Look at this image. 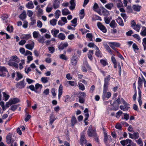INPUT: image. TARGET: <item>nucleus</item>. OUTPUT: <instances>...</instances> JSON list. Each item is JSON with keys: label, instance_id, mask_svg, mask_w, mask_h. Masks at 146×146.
I'll return each instance as SVG.
<instances>
[{"label": "nucleus", "instance_id": "obj_1", "mask_svg": "<svg viewBox=\"0 0 146 146\" xmlns=\"http://www.w3.org/2000/svg\"><path fill=\"white\" fill-rule=\"evenodd\" d=\"M0 76L3 77L7 76V77L10 76L7 70L4 67H0Z\"/></svg>", "mask_w": 146, "mask_h": 146}, {"label": "nucleus", "instance_id": "obj_2", "mask_svg": "<svg viewBox=\"0 0 146 146\" xmlns=\"http://www.w3.org/2000/svg\"><path fill=\"white\" fill-rule=\"evenodd\" d=\"M87 134L90 137H95L96 136V131L92 128V125L89 126L87 131Z\"/></svg>", "mask_w": 146, "mask_h": 146}, {"label": "nucleus", "instance_id": "obj_3", "mask_svg": "<svg viewBox=\"0 0 146 146\" xmlns=\"http://www.w3.org/2000/svg\"><path fill=\"white\" fill-rule=\"evenodd\" d=\"M71 62L73 66H76L78 62L77 56L75 54L71 58Z\"/></svg>", "mask_w": 146, "mask_h": 146}, {"label": "nucleus", "instance_id": "obj_4", "mask_svg": "<svg viewBox=\"0 0 146 146\" xmlns=\"http://www.w3.org/2000/svg\"><path fill=\"white\" fill-rule=\"evenodd\" d=\"M121 103L120 99L119 98H118L115 101L113 105V106L114 107V110H116L118 109L119 105Z\"/></svg>", "mask_w": 146, "mask_h": 146}, {"label": "nucleus", "instance_id": "obj_5", "mask_svg": "<svg viewBox=\"0 0 146 146\" xmlns=\"http://www.w3.org/2000/svg\"><path fill=\"white\" fill-rule=\"evenodd\" d=\"M13 134L11 133H9L7 135L6 140L7 143L8 144H10L12 141H13L12 139V137Z\"/></svg>", "mask_w": 146, "mask_h": 146}, {"label": "nucleus", "instance_id": "obj_6", "mask_svg": "<svg viewBox=\"0 0 146 146\" xmlns=\"http://www.w3.org/2000/svg\"><path fill=\"white\" fill-rule=\"evenodd\" d=\"M97 26L98 28L101 31H102L104 33H105L107 31L105 27L100 22H98L97 23Z\"/></svg>", "mask_w": 146, "mask_h": 146}, {"label": "nucleus", "instance_id": "obj_7", "mask_svg": "<svg viewBox=\"0 0 146 146\" xmlns=\"http://www.w3.org/2000/svg\"><path fill=\"white\" fill-rule=\"evenodd\" d=\"M25 84L24 83V80H23L17 83L16 84V86L17 88H23L25 86Z\"/></svg>", "mask_w": 146, "mask_h": 146}, {"label": "nucleus", "instance_id": "obj_8", "mask_svg": "<svg viewBox=\"0 0 146 146\" xmlns=\"http://www.w3.org/2000/svg\"><path fill=\"white\" fill-rule=\"evenodd\" d=\"M80 143L82 145L86 144L87 142L86 140L85 139V136L84 132H83L81 134V137L80 139Z\"/></svg>", "mask_w": 146, "mask_h": 146}, {"label": "nucleus", "instance_id": "obj_9", "mask_svg": "<svg viewBox=\"0 0 146 146\" xmlns=\"http://www.w3.org/2000/svg\"><path fill=\"white\" fill-rule=\"evenodd\" d=\"M109 84V83H104L103 95V98H106L105 94L106 93V92L107 91Z\"/></svg>", "mask_w": 146, "mask_h": 146}, {"label": "nucleus", "instance_id": "obj_10", "mask_svg": "<svg viewBox=\"0 0 146 146\" xmlns=\"http://www.w3.org/2000/svg\"><path fill=\"white\" fill-rule=\"evenodd\" d=\"M131 140L129 139H127L125 140L121 141H120L121 144L123 146H125L128 143L131 144Z\"/></svg>", "mask_w": 146, "mask_h": 146}, {"label": "nucleus", "instance_id": "obj_11", "mask_svg": "<svg viewBox=\"0 0 146 146\" xmlns=\"http://www.w3.org/2000/svg\"><path fill=\"white\" fill-rule=\"evenodd\" d=\"M8 64L10 66H13L16 68H18L19 67L18 65L17 64L11 60H9V61Z\"/></svg>", "mask_w": 146, "mask_h": 146}, {"label": "nucleus", "instance_id": "obj_12", "mask_svg": "<svg viewBox=\"0 0 146 146\" xmlns=\"http://www.w3.org/2000/svg\"><path fill=\"white\" fill-rule=\"evenodd\" d=\"M20 102V100L18 98H13L10 100V103L11 104H15Z\"/></svg>", "mask_w": 146, "mask_h": 146}, {"label": "nucleus", "instance_id": "obj_13", "mask_svg": "<svg viewBox=\"0 0 146 146\" xmlns=\"http://www.w3.org/2000/svg\"><path fill=\"white\" fill-rule=\"evenodd\" d=\"M71 6H70L69 8L71 10H73L75 8V3L74 0H71L70 2Z\"/></svg>", "mask_w": 146, "mask_h": 146}, {"label": "nucleus", "instance_id": "obj_14", "mask_svg": "<svg viewBox=\"0 0 146 146\" xmlns=\"http://www.w3.org/2000/svg\"><path fill=\"white\" fill-rule=\"evenodd\" d=\"M68 44L67 42L64 43V44H61L58 46V49L60 50H63L64 48L68 46Z\"/></svg>", "mask_w": 146, "mask_h": 146}, {"label": "nucleus", "instance_id": "obj_15", "mask_svg": "<svg viewBox=\"0 0 146 146\" xmlns=\"http://www.w3.org/2000/svg\"><path fill=\"white\" fill-rule=\"evenodd\" d=\"M83 66L82 70V71L84 72H87V70L85 68V66H86L87 68L89 69L90 68V66L88 64V62H85L83 64Z\"/></svg>", "mask_w": 146, "mask_h": 146}, {"label": "nucleus", "instance_id": "obj_16", "mask_svg": "<svg viewBox=\"0 0 146 146\" xmlns=\"http://www.w3.org/2000/svg\"><path fill=\"white\" fill-rule=\"evenodd\" d=\"M96 51L95 52V55L98 57H101L102 55L100 51L97 46H96Z\"/></svg>", "mask_w": 146, "mask_h": 146}, {"label": "nucleus", "instance_id": "obj_17", "mask_svg": "<svg viewBox=\"0 0 146 146\" xmlns=\"http://www.w3.org/2000/svg\"><path fill=\"white\" fill-rule=\"evenodd\" d=\"M116 20V22L120 26H123L124 25L123 21L120 17H119Z\"/></svg>", "mask_w": 146, "mask_h": 146}, {"label": "nucleus", "instance_id": "obj_18", "mask_svg": "<svg viewBox=\"0 0 146 146\" xmlns=\"http://www.w3.org/2000/svg\"><path fill=\"white\" fill-rule=\"evenodd\" d=\"M25 47L27 49L32 50L34 47V43L33 42L32 44H27L25 45Z\"/></svg>", "mask_w": 146, "mask_h": 146}, {"label": "nucleus", "instance_id": "obj_19", "mask_svg": "<svg viewBox=\"0 0 146 146\" xmlns=\"http://www.w3.org/2000/svg\"><path fill=\"white\" fill-rule=\"evenodd\" d=\"M26 6L28 9H32L34 7L33 2L31 1H29L27 4L26 5Z\"/></svg>", "mask_w": 146, "mask_h": 146}, {"label": "nucleus", "instance_id": "obj_20", "mask_svg": "<svg viewBox=\"0 0 146 146\" xmlns=\"http://www.w3.org/2000/svg\"><path fill=\"white\" fill-rule=\"evenodd\" d=\"M31 36L30 34L23 35H22L21 38L22 39L27 40L30 38Z\"/></svg>", "mask_w": 146, "mask_h": 146}, {"label": "nucleus", "instance_id": "obj_21", "mask_svg": "<svg viewBox=\"0 0 146 146\" xmlns=\"http://www.w3.org/2000/svg\"><path fill=\"white\" fill-rule=\"evenodd\" d=\"M100 62L101 64L104 66H105L108 64V63L106 59H101L100 60Z\"/></svg>", "mask_w": 146, "mask_h": 146}, {"label": "nucleus", "instance_id": "obj_22", "mask_svg": "<svg viewBox=\"0 0 146 146\" xmlns=\"http://www.w3.org/2000/svg\"><path fill=\"white\" fill-rule=\"evenodd\" d=\"M62 14L64 15H66L70 14V12L68 9H64L62 10Z\"/></svg>", "mask_w": 146, "mask_h": 146}, {"label": "nucleus", "instance_id": "obj_23", "mask_svg": "<svg viewBox=\"0 0 146 146\" xmlns=\"http://www.w3.org/2000/svg\"><path fill=\"white\" fill-rule=\"evenodd\" d=\"M113 5L112 3H110L107 4L105 5V7L108 9L110 10L113 7Z\"/></svg>", "mask_w": 146, "mask_h": 146}, {"label": "nucleus", "instance_id": "obj_24", "mask_svg": "<svg viewBox=\"0 0 146 146\" xmlns=\"http://www.w3.org/2000/svg\"><path fill=\"white\" fill-rule=\"evenodd\" d=\"M12 59L11 60L15 62L18 63L20 62V59L16 56H12Z\"/></svg>", "mask_w": 146, "mask_h": 146}, {"label": "nucleus", "instance_id": "obj_25", "mask_svg": "<svg viewBox=\"0 0 146 146\" xmlns=\"http://www.w3.org/2000/svg\"><path fill=\"white\" fill-rule=\"evenodd\" d=\"M93 54L94 51L93 50H89L88 54V58L90 60H91L93 59L92 55Z\"/></svg>", "mask_w": 146, "mask_h": 146}, {"label": "nucleus", "instance_id": "obj_26", "mask_svg": "<svg viewBox=\"0 0 146 146\" xmlns=\"http://www.w3.org/2000/svg\"><path fill=\"white\" fill-rule=\"evenodd\" d=\"M26 17V13L25 11H23V13L20 15V18L21 20L25 19Z\"/></svg>", "mask_w": 146, "mask_h": 146}, {"label": "nucleus", "instance_id": "obj_27", "mask_svg": "<svg viewBox=\"0 0 146 146\" xmlns=\"http://www.w3.org/2000/svg\"><path fill=\"white\" fill-rule=\"evenodd\" d=\"M141 6L137 5H133L132 8L135 11H139L140 10Z\"/></svg>", "mask_w": 146, "mask_h": 146}, {"label": "nucleus", "instance_id": "obj_28", "mask_svg": "<svg viewBox=\"0 0 146 146\" xmlns=\"http://www.w3.org/2000/svg\"><path fill=\"white\" fill-rule=\"evenodd\" d=\"M36 9V10H37V12L39 15H40L43 14L42 9L40 8L39 5H38Z\"/></svg>", "mask_w": 146, "mask_h": 146}, {"label": "nucleus", "instance_id": "obj_29", "mask_svg": "<svg viewBox=\"0 0 146 146\" xmlns=\"http://www.w3.org/2000/svg\"><path fill=\"white\" fill-rule=\"evenodd\" d=\"M109 45H112L113 46L118 47H119L120 44L119 43L116 42H109Z\"/></svg>", "mask_w": 146, "mask_h": 146}, {"label": "nucleus", "instance_id": "obj_30", "mask_svg": "<svg viewBox=\"0 0 146 146\" xmlns=\"http://www.w3.org/2000/svg\"><path fill=\"white\" fill-rule=\"evenodd\" d=\"M110 25L111 27L114 29L116 27L117 24L115 23V21L114 20H113L111 22Z\"/></svg>", "mask_w": 146, "mask_h": 146}, {"label": "nucleus", "instance_id": "obj_31", "mask_svg": "<svg viewBox=\"0 0 146 146\" xmlns=\"http://www.w3.org/2000/svg\"><path fill=\"white\" fill-rule=\"evenodd\" d=\"M120 108L124 111H127L129 107L127 106H121Z\"/></svg>", "mask_w": 146, "mask_h": 146}, {"label": "nucleus", "instance_id": "obj_32", "mask_svg": "<svg viewBox=\"0 0 146 146\" xmlns=\"http://www.w3.org/2000/svg\"><path fill=\"white\" fill-rule=\"evenodd\" d=\"M59 2L57 0H55L53 3V7L55 9L58 8L59 7Z\"/></svg>", "mask_w": 146, "mask_h": 146}, {"label": "nucleus", "instance_id": "obj_33", "mask_svg": "<svg viewBox=\"0 0 146 146\" xmlns=\"http://www.w3.org/2000/svg\"><path fill=\"white\" fill-rule=\"evenodd\" d=\"M58 38L61 40H63L65 39V35L62 33H60L58 36Z\"/></svg>", "mask_w": 146, "mask_h": 146}, {"label": "nucleus", "instance_id": "obj_34", "mask_svg": "<svg viewBox=\"0 0 146 146\" xmlns=\"http://www.w3.org/2000/svg\"><path fill=\"white\" fill-rule=\"evenodd\" d=\"M140 34L143 36H146V28L145 27H143V31H141Z\"/></svg>", "mask_w": 146, "mask_h": 146}, {"label": "nucleus", "instance_id": "obj_35", "mask_svg": "<svg viewBox=\"0 0 146 146\" xmlns=\"http://www.w3.org/2000/svg\"><path fill=\"white\" fill-rule=\"evenodd\" d=\"M77 120L75 117L73 116L71 119L72 125L73 126L76 123Z\"/></svg>", "mask_w": 146, "mask_h": 146}, {"label": "nucleus", "instance_id": "obj_36", "mask_svg": "<svg viewBox=\"0 0 146 146\" xmlns=\"http://www.w3.org/2000/svg\"><path fill=\"white\" fill-rule=\"evenodd\" d=\"M59 31L58 30L56 29L55 31L52 30L51 31V33L53 36L55 37H56L57 34L59 33Z\"/></svg>", "mask_w": 146, "mask_h": 146}, {"label": "nucleus", "instance_id": "obj_37", "mask_svg": "<svg viewBox=\"0 0 146 146\" xmlns=\"http://www.w3.org/2000/svg\"><path fill=\"white\" fill-rule=\"evenodd\" d=\"M88 112V110L87 108H86L84 111V112L86 113L85 114V117H86V120H88L89 117V114Z\"/></svg>", "mask_w": 146, "mask_h": 146}, {"label": "nucleus", "instance_id": "obj_38", "mask_svg": "<svg viewBox=\"0 0 146 146\" xmlns=\"http://www.w3.org/2000/svg\"><path fill=\"white\" fill-rule=\"evenodd\" d=\"M86 96V94L84 92H80L79 94V98H84Z\"/></svg>", "mask_w": 146, "mask_h": 146}, {"label": "nucleus", "instance_id": "obj_39", "mask_svg": "<svg viewBox=\"0 0 146 146\" xmlns=\"http://www.w3.org/2000/svg\"><path fill=\"white\" fill-rule=\"evenodd\" d=\"M48 79L47 77H42L41 78V81L43 83H45L48 82Z\"/></svg>", "mask_w": 146, "mask_h": 146}, {"label": "nucleus", "instance_id": "obj_40", "mask_svg": "<svg viewBox=\"0 0 146 146\" xmlns=\"http://www.w3.org/2000/svg\"><path fill=\"white\" fill-rule=\"evenodd\" d=\"M57 21V20L56 19H53L50 20V24L52 26H54L56 24Z\"/></svg>", "mask_w": 146, "mask_h": 146}, {"label": "nucleus", "instance_id": "obj_41", "mask_svg": "<svg viewBox=\"0 0 146 146\" xmlns=\"http://www.w3.org/2000/svg\"><path fill=\"white\" fill-rule=\"evenodd\" d=\"M13 26L10 25H8L7 28V31L10 33L13 31Z\"/></svg>", "mask_w": 146, "mask_h": 146}, {"label": "nucleus", "instance_id": "obj_42", "mask_svg": "<svg viewBox=\"0 0 146 146\" xmlns=\"http://www.w3.org/2000/svg\"><path fill=\"white\" fill-rule=\"evenodd\" d=\"M71 22L73 24V25H72L75 27L77 25V19L76 18H75L73 20L71 21Z\"/></svg>", "mask_w": 146, "mask_h": 146}, {"label": "nucleus", "instance_id": "obj_43", "mask_svg": "<svg viewBox=\"0 0 146 146\" xmlns=\"http://www.w3.org/2000/svg\"><path fill=\"white\" fill-rule=\"evenodd\" d=\"M55 18L56 19H58L60 14V11L58 10L56 11L55 13Z\"/></svg>", "mask_w": 146, "mask_h": 146}, {"label": "nucleus", "instance_id": "obj_44", "mask_svg": "<svg viewBox=\"0 0 146 146\" xmlns=\"http://www.w3.org/2000/svg\"><path fill=\"white\" fill-rule=\"evenodd\" d=\"M86 37L89 38L90 41H92L93 36L92 33H87L86 35Z\"/></svg>", "mask_w": 146, "mask_h": 146}, {"label": "nucleus", "instance_id": "obj_45", "mask_svg": "<svg viewBox=\"0 0 146 146\" xmlns=\"http://www.w3.org/2000/svg\"><path fill=\"white\" fill-rule=\"evenodd\" d=\"M117 5L118 7H120L122 6L123 4L121 0H116Z\"/></svg>", "mask_w": 146, "mask_h": 146}, {"label": "nucleus", "instance_id": "obj_46", "mask_svg": "<svg viewBox=\"0 0 146 146\" xmlns=\"http://www.w3.org/2000/svg\"><path fill=\"white\" fill-rule=\"evenodd\" d=\"M18 106L19 105H13L11 107L10 110L13 111H15L18 108Z\"/></svg>", "mask_w": 146, "mask_h": 146}, {"label": "nucleus", "instance_id": "obj_47", "mask_svg": "<svg viewBox=\"0 0 146 146\" xmlns=\"http://www.w3.org/2000/svg\"><path fill=\"white\" fill-rule=\"evenodd\" d=\"M17 76L18 77V78H16V79L17 81H18L19 80L22 78L23 77V76L22 74L19 72L17 73Z\"/></svg>", "mask_w": 146, "mask_h": 146}, {"label": "nucleus", "instance_id": "obj_48", "mask_svg": "<svg viewBox=\"0 0 146 146\" xmlns=\"http://www.w3.org/2000/svg\"><path fill=\"white\" fill-rule=\"evenodd\" d=\"M143 83L142 80L141 78L140 77H139L138 78V87H141L142 85V84Z\"/></svg>", "mask_w": 146, "mask_h": 146}, {"label": "nucleus", "instance_id": "obj_49", "mask_svg": "<svg viewBox=\"0 0 146 146\" xmlns=\"http://www.w3.org/2000/svg\"><path fill=\"white\" fill-rule=\"evenodd\" d=\"M142 44L144 47V50L146 49V38H144L143 40Z\"/></svg>", "mask_w": 146, "mask_h": 146}, {"label": "nucleus", "instance_id": "obj_50", "mask_svg": "<svg viewBox=\"0 0 146 146\" xmlns=\"http://www.w3.org/2000/svg\"><path fill=\"white\" fill-rule=\"evenodd\" d=\"M99 8V7L98 4L96 3H95L93 7V9L95 11H97V10Z\"/></svg>", "mask_w": 146, "mask_h": 146}, {"label": "nucleus", "instance_id": "obj_51", "mask_svg": "<svg viewBox=\"0 0 146 146\" xmlns=\"http://www.w3.org/2000/svg\"><path fill=\"white\" fill-rule=\"evenodd\" d=\"M38 41L42 43H43L44 42V39L43 36H40L38 39Z\"/></svg>", "mask_w": 146, "mask_h": 146}, {"label": "nucleus", "instance_id": "obj_52", "mask_svg": "<svg viewBox=\"0 0 146 146\" xmlns=\"http://www.w3.org/2000/svg\"><path fill=\"white\" fill-rule=\"evenodd\" d=\"M110 80V76L108 75L105 79H104V83H109V81Z\"/></svg>", "mask_w": 146, "mask_h": 146}, {"label": "nucleus", "instance_id": "obj_53", "mask_svg": "<svg viewBox=\"0 0 146 146\" xmlns=\"http://www.w3.org/2000/svg\"><path fill=\"white\" fill-rule=\"evenodd\" d=\"M25 64V61L23 60H22L21 61V63L19 64V68L20 69H21L23 68V65Z\"/></svg>", "mask_w": 146, "mask_h": 146}, {"label": "nucleus", "instance_id": "obj_54", "mask_svg": "<svg viewBox=\"0 0 146 146\" xmlns=\"http://www.w3.org/2000/svg\"><path fill=\"white\" fill-rule=\"evenodd\" d=\"M3 96L4 98V100L5 101H7L9 97V96L5 92L3 93Z\"/></svg>", "mask_w": 146, "mask_h": 146}, {"label": "nucleus", "instance_id": "obj_55", "mask_svg": "<svg viewBox=\"0 0 146 146\" xmlns=\"http://www.w3.org/2000/svg\"><path fill=\"white\" fill-rule=\"evenodd\" d=\"M140 25H136L135 27H134L133 28L137 31L139 32L140 29Z\"/></svg>", "mask_w": 146, "mask_h": 146}, {"label": "nucleus", "instance_id": "obj_56", "mask_svg": "<svg viewBox=\"0 0 146 146\" xmlns=\"http://www.w3.org/2000/svg\"><path fill=\"white\" fill-rule=\"evenodd\" d=\"M104 46L106 48L108 51L111 54H112V53L111 52V50H110V49L109 46L108 44H106L104 45Z\"/></svg>", "mask_w": 146, "mask_h": 146}, {"label": "nucleus", "instance_id": "obj_57", "mask_svg": "<svg viewBox=\"0 0 146 146\" xmlns=\"http://www.w3.org/2000/svg\"><path fill=\"white\" fill-rule=\"evenodd\" d=\"M79 89L82 90H84L85 89V87L84 85L81 83L78 84Z\"/></svg>", "mask_w": 146, "mask_h": 146}, {"label": "nucleus", "instance_id": "obj_58", "mask_svg": "<svg viewBox=\"0 0 146 146\" xmlns=\"http://www.w3.org/2000/svg\"><path fill=\"white\" fill-rule=\"evenodd\" d=\"M133 136L134 137V139H137L139 137V134L138 132L134 133L133 134Z\"/></svg>", "mask_w": 146, "mask_h": 146}, {"label": "nucleus", "instance_id": "obj_59", "mask_svg": "<svg viewBox=\"0 0 146 146\" xmlns=\"http://www.w3.org/2000/svg\"><path fill=\"white\" fill-rule=\"evenodd\" d=\"M60 58L63 60H67L68 59L67 57L64 54H61L60 56Z\"/></svg>", "mask_w": 146, "mask_h": 146}, {"label": "nucleus", "instance_id": "obj_60", "mask_svg": "<svg viewBox=\"0 0 146 146\" xmlns=\"http://www.w3.org/2000/svg\"><path fill=\"white\" fill-rule=\"evenodd\" d=\"M104 20L105 23L106 24H108L110 23V19L109 17H105L104 18Z\"/></svg>", "mask_w": 146, "mask_h": 146}, {"label": "nucleus", "instance_id": "obj_61", "mask_svg": "<svg viewBox=\"0 0 146 146\" xmlns=\"http://www.w3.org/2000/svg\"><path fill=\"white\" fill-rule=\"evenodd\" d=\"M42 88V86L41 84H40L38 83H37L35 85V88L36 90H37L38 89L40 88V89Z\"/></svg>", "mask_w": 146, "mask_h": 146}, {"label": "nucleus", "instance_id": "obj_62", "mask_svg": "<svg viewBox=\"0 0 146 146\" xmlns=\"http://www.w3.org/2000/svg\"><path fill=\"white\" fill-rule=\"evenodd\" d=\"M48 50L51 53H53L55 49L53 47H48Z\"/></svg>", "mask_w": 146, "mask_h": 146}, {"label": "nucleus", "instance_id": "obj_63", "mask_svg": "<svg viewBox=\"0 0 146 146\" xmlns=\"http://www.w3.org/2000/svg\"><path fill=\"white\" fill-rule=\"evenodd\" d=\"M31 25H34L36 24V20L33 17H31Z\"/></svg>", "mask_w": 146, "mask_h": 146}, {"label": "nucleus", "instance_id": "obj_64", "mask_svg": "<svg viewBox=\"0 0 146 146\" xmlns=\"http://www.w3.org/2000/svg\"><path fill=\"white\" fill-rule=\"evenodd\" d=\"M133 36L136 38L138 41H139L141 40V38L139 36V35L137 34H135L134 35H133Z\"/></svg>", "mask_w": 146, "mask_h": 146}]
</instances>
